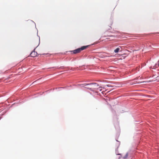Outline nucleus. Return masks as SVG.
I'll return each instance as SVG.
<instances>
[{"label":"nucleus","instance_id":"1","mask_svg":"<svg viewBox=\"0 0 159 159\" xmlns=\"http://www.w3.org/2000/svg\"><path fill=\"white\" fill-rule=\"evenodd\" d=\"M37 53L35 51H33L30 54V56L32 57H35L37 56Z\"/></svg>","mask_w":159,"mask_h":159},{"label":"nucleus","instance_id":"2","mask_svg":"<svg viewBox=\"0 0 159 159\" xmlns=\"http://www.w3.org/2000/svg\"><path fill=\"white\" fill-rule=\"evenodd\" d=\"M71 52H73V53L74 54H76L77 53H79L81 52L80 49V48H78V49H77L75 50H74L73 51H71Z\"/></svg>","mask_w":159,"mask_h":159},{"label":"nucleus","instance_id":"3","mask_svg":"<svg viewBox=\"0 0 159 159\" xmlns=\"http://www.w3.org/2000/svg\"><path fill=\"white\" fill-rule=\"evenodd\" d=\"M54 68L56 69H67V68L66 67H65L64 66H61L59 68H56L54 67H52L49 68L48 69H54Z\"/></svg>","mask_w":159,"mask_h":159},{"label":"nucleus","instance_id":"4","mask_svg":"<svg viewBox=\"0 0 159 159\" xmlns=\"http://www.w3.org/2000/svg\"><path fill=\"white\" fill-rule=\"evenodd\" d=\"M89 46H84L82 47L81 48H80V51L83 50L85 49H86Z\"/></svg>","mask_w":159,"mask_h":159},{"label":"nucleus","instance_id":"5","mask_svg":"<svg viewBox=\"0 0 159 159\" xmlns=\"http://www.w3.org/2000/svg\"><path fill=\"white\" fill-rule=\"evenodd\" d=\"M92 84L94 85V87H98V84H97L96 83H92L90 84H86V85H92Z\"/></svg>","mask_w":159,"mask_h":159},{"label":"nucleus","instance_id":"6","mask_svg":"<svg viewBox=\"0 0 159 159\" xmlns=\"http://www.w3.org/2000/svg\"><path fill=\"white\" fill-rule=\"evenodd\" d=\"M155 66L156 67H155L154 66L153 68H152L154 69H156V68H158V66L159 67V60L157 61V63L156 64V65H155Z\"/></svg>","mask_w":159,"mask_h":159},{"label":"nucleus","instance_id":"7","mask_svg":"<svg viewBox=\"0 0 159 159\" xmlns=\"http://www.w3.org/2000/svg\"><path fill=\"white\" fill-rule=\"evenodd\" d=\"M120 48H117L114 51L115 53H117L120 51Z\"/></svg>","mask_w":159,"mask_h":159},{"label":"nucleus","instance_id":"8","mask_svg":"<svg viewBox=\"0 0 159 159\" xmlns=\"http://www.w3.org/2000/svg\"><path fill=\"white\" fill-rule=\"evenodd\" d=\"M150 81H141V82L139 81V82H137V83L140 84V83H142L149 82Z\"/></svg>","mask_w":159,"mask_h":159},{"label":"nucleus","instance_id":"9","mask_svg":"<svg viewBox=\"0 0 159 159\" xmlns=\"http://www.w3.org/2000/svg\"><path fill=\"white\" fill-rule=\"evenodd\" d=\"M128 154L127 153L126 155H125V156L124 157V158H127L128 157Z\"/></svg>","mask_w":159,"mask_h":159},{"label":"nucleus","instance_id":"10","mask_svg":"<svg viewBox=\"0 0 159 159\" xmlns=\"http://www.w3.org/2000/svg\"><path fill=\"white\" fill-rule=\"evenodd\" d=\"M110 36V37H114V36L113 35H108V36Z\"/></svg>","mask_w":159,"mask_h":159},{"label":"nucleus","instance_id":"11","mask_svg":"<svg viewBox=\"0 0 159 159\" xmlns=\"http://www.w3.org/2000/svg\"><path fill=\"white\" fill-rule=\"evenodd\" d=\"M37 41L38 42V37L37 36Z\"/></svg>","mask_w":159,"mask_h":159},{"label":"nucleus","instance_id":"12","mask_svg":"<svg viewBox=\"0 0 159 159\" xmlns=\"http://www.w3.org/2000/svg\"><path fill=\"white\" fill-rule=\"evenodd\" d=\"M107 86H108V87H110V85L109 84H108L107 85Z\"/></svg>","mask_w":159,"mask_h":159},{"label":"nucleus","instance_id":"13","mask_svg":"<svg viewBox=\"0 0 159 159\" xmlns=\"http://www.w3.org/2000/svg\"><path fill=\"white\" fill-rule=\"evenodd\" d=\"M107 39H109V38H107Z\"/></svg>","mask_w":159,"mask_h":159}]
</instances>
